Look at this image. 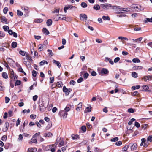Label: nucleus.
<instances>
[{
    "label": "nucleus",
    "instance_id": "obj_35",
    "mask_svg": "<svg viewBox=\"0 0 152 152\" xmlns=\"http://www.w3.org/2000/svg\"><path fill=\"white\" fill-rule=\"evenodd\" d=\"M11 45L13 48H15L17 47V43L16 42H13L12 43Z\"/></svg>",
    "mask_w": 152,
    "mask_h": 152
},
{
    "label": "nucleus",
    "instance_id": "obj_51",
    "mask_svg": "<svg viewBox=\"0 0 152 152\" xmlns=\"http://www.w3.org/2000/svg\"><path fill=\"white\" fill-rule=\"evenodd\" d=\"M142 39V37H140L138 38H137L134 40V41L135 42H140L141 41Z\"/></svg>",
    "mask_w": 152,
    "mask_h": 152
},
{
    "label": "nucleus",
    "instance_id": "obj_58",
    "mask_svg": "<svg viewBox=\"0 0 152 152\" xmlns=\"http://www.w3.org/2000/svg\"><path fill=\"white\" fill-rule=\"evenodd\" d=\"M82 130L84 132H85L86 131V127L85 126H83L81 128Z\"/></svg>",
    "mask_w": 152,
    "mask_h": 152
},
{
    "label": "nucleus",
    "instance_id": "obj_14",
    "mask_svg": "<svg viewBox=\"0 0 152 152\" xmlns=\"http://www.w3.org/2000/svg\"><path fill=\"white\" fill-rule=\"evenodd\" d=\"M142 69V67L141 66H135L133 67V69L134 70H141Z\"/></svg>",
    "mask_w": 152,
    "mask_h": 152
},
{
    "label": "nucleus",
    "instance_id": "obj_4",
    "mask_svg": "<svg viewBox=\"0 0 152 152\" xmlns=\"http://www.w3.org/2000/svg\"><path fill=\"white\" fill-rule=\"evenodd\" d=\"M108 72L109 71L107 69L103 68L99 72V74L100 75H102L104 74H107Z\"/></svg>",
    "mask_w": 152,
    "mask_h": 152
},
{
    "label": "nucleus",
    "instance_id": "obj_9",
    "mask_svg": "<svg viewBox=\"0 0 152 152\" xmlns=\"http://www.w3.org/2000/svg\"><path fill=\"white\" fill-rule=\"evenodd\" d=\"M53 62L54 64H56L58 68H60L61 66V64L60 62L54 59L53 60Z\"/></svg>",
    "mask_w": 152,
    "mask_h": 152
},
{
    "label": "nucleus",
    "instance_id": "obj_40",
    "mask_svg": "<svg viewBox=\"0 0 152 152\" xmlns=\"http://www.w3.org/2000/svg\"><path fill=\"white\" fill-rule=\"evenodd\" d=\"M59 9H55V10L52 12V13H56L57 14H58L59 13Z\"/></svg>",
    "mask_w": 152,
    "mask_h": 152
},
{
    "label": "nucleus",
    "instance_id": "obj_44",
    "mask_svg": "<svg viewBox=\"0 0 152 152\" xmlns=\"http://www.w3.org/2000/svg\"><path fill=\"white\" fill-rule=\"evenodd\" d=\"M37 72L35 71V70H33L32 72V76L35 77L36 76L37 74Z\"/></svg>",
    "mask_w": 152,
    "mask_h": 152
},
{
    "label": "nucleus",
    "instance_id": "obj_19",
    "mask_svg": "<svg viewBox=\"0 0 152 152\" xmlns=\"http://www.w3.org/2000/svg\"><path fill=\"white\" fill-rule=\"evenodd\" d=\"M14 76V73L12 70V71H10V74L9 76L10 77L11 79H12Z\"/></svg>",
    "mask_w": 152,
    "mask_h": 152
},
{
    "label": "nucleus",
    "instance_id": "obj_64",
    "mask_svg": "<svg viewBox=\"0 0 152 152\" xmlns=\"http://www.w3.org/2000/svg\"><path fill=\"white\" fill-rule=\"evenodd\" d=\"M83 81V79L82 77H80L77 80V82L80 83Z\"/></svg>",
    "mask_w": 152,
    "mask_h": 152
},
{
    "label": "nucleus",
    "instance_id": "obj_27",
    "mask_svg": "<svg viewBox=\"0 0 152 152\" xmlns=\"http://www.w3.org/2000/svg\"><path fill=\"white\" fill-rule=\"evenodd\" d=\"M144 21L145 23H147L148 22H152V18H147L145 20H144Z\"/></svg>",
    "mask_w": 152,
    "mask_h": 152
},
{
    "label": "nucleus",
    "instance_id": "obj_28",
    "mask_svg": "<svg viewBox=\"0 0 152 152\" xmlns=\"http://www.w3.org/2000/svg\"><path fill=\"white\" fill-rule=\"evenodd\" d=\"M91 111V107L90 106V107H87L86 110L85 111V113L87 112H90Z\"/></svg>",
    "mask_w": 152,
    "mask_h": 152
},
{
    "label": "nucleus",
    "instance_id": "obj_6",
    "mask_svg": "<svg viewBox=\"0 0 152 152\" xmlns=\"http://www.w3.org/2000/svg\"><path fill=\"white\" fill-rule=\"evenodd\" d=\"M129 145L131 146L130 149L132 151L136 150L137 147V145L136 143H133V144L130 143Z\"/></svg>",
    "mask_w": 152,
    "mask_h": 152
},
{
    "label": "nucleus",
    "instance_id": "obj_7",
    "mask_svg": "<svg viewBox=\"0 0 152 152\" xmlns=\"http://www.w3.org/2000/svg\"><path fill=\"white\" fill-rule=\"evenodd\" d=\"M130 9L129 8H122L121 10H119L118 11V12L119 13H123V12H122V11H125V12H129L130 11Z\"/></svg>",
    "mask_w": 152,
    "mask_h": 152
},
{
    "label": "nucleus",
    "instance_id": "obj_2",
    "mask_svg": "<svg viewBox=\"0 0 152 152\" xmlns=\"http://www.w3.org/2000/svg\"><path fill=\"white\" fill-rule=\"evenodd\" d=\"M77 7L75 6H73L72 5H68L66 6L64 8V12L66 13L67 10H71L74 11L76 10Z\"/></svg>",
    "mask_w": 152,
    "mask_h": 152
},
{
    "label": "nucleus",
    "instance_id": "obj_52",
    "mask_svg": "<svg viewBox=\"0 0 152 152\" xmlns=\"http://www.w3.org/2000/svg\"><path fill=\"white\" fill-rule=\"evenodd\" d=\"M122 144V142L121 141H118L116 142L115 143V145L117 146H120Z\"/></svg>",
    "mask_w": 152,
    "mask_h": 152
},
{
    "label": "nucleus",
    "instance_id": "obj_13",
    "mask_svg": "<svg viewBox=\"0 0 152 152\" xmlns=\"http://www.w3.org/2000/svg\"><path fill=\"white\" fill-rule=\"evenodd\" d=\"M47 25L48 26H51L52 23V20L51 19H49L46 22Z\"/></svg>",
    "mask_w": 152,
    "mask_h": 152
},
{
    "label": "nucleus",
    "instance_id": "obj_34",
    "mask_svg": "<svg viewBox=\"0 0 152 152\" xmlns=\"http://www.w3.org/2000/svg\"><path fill=\"white\" fill-rule=\"evenodd\" d=\"M129 145H126L123 148L124 152H126L129 147Z\"/></svg>",
    "mask_w": 152,
    "mask_h": 152
},
{
    "label": "nucleus",
    "instance_id": "obj_17",
    "mask_svg": "<svg viewBox=\"0 0 152 152\" xmlns=\"http://www.w3.org/2000/svg\"><path fill=\"white\" fill-rule=\"evenodd\" d=\"M23 63L26 65L27 66H30V62L27 60L24 59L23 61Z\"/></svg>",
    "mask_w": 152,
    "mask_h": 152
},
{
    "label": "nucleus",
    "instance_id": "obj_15",
    "mask_svg": "<svg viewBox=\"0 0 152 152\" xmlns=\"http://www.w3.org/2000/svg\"><path fill=\"white\" fill-rule=\"evenodd\" d=\"M59 15H62L57 14L56 15L53 17L54 20L55 21H58L59 20H60L61 17H58Z\"/></svg>",
    "mask_w": 152,
    "mask_h": 152
},
{
    "label": "nucleus",
    "instance_id": "obj_63",
    "mask_svg": "<svg viewBox=\"0 0 152 152\" xmlns=\"http://www.w3.org/2000/svg\"><path fill=\"white\" fill-rule=\"evenodd\" d=\"M70 110V108L68 107H66L64 109V111L66 112H68Z\"/></svg>",
    "mask_w": 152,
    "mask_h": 152
},
{
    "label": "nucleus",
    "instance_id": "obj_42",
    "mask_svg": "<svg viewBox=\"0 0 152 152\" xmlns=\"http://www.w3.org/2000/svg\"><path fill=\"white\" fill-rule=\"evenodd\" d=\"M7 140V136L5 135H3L1 137V140L3 141H6Z\"/></svg>",
    "mask_w": 152,
    "mask_h": 152
},
{
    "label": "nucleus",
    "instance_id": "obj_25",
    "mask_svg": "<svg viewBox=\"0 0 152 152\" xmlns=\"http://www.w3.org/2000/svg\"><path fill=\"white\" fill-rule=\"evenodd\" d=\"M93 8L94 10H98L100 9V7L99 5L96 4L94 6Z\"/></svg>",
    "mask_w": 152,
    "mask_h": 152
},
{
    "label": "nucleus",
    "instance_id": "obj_60",
    "mask_svg": "<svg viewBox=\"0 0 152 152\" xmlns=\"http://www.w3.org/2000/svg\"><path fill=\"white\" fill-rule=\"evenodd\" d=\"M10 101V98L8 97H6L5 98V103H8Z\"/></svg>",
    "mask_w": 152,
    "mask_h": 152
},
{
    "label": "nucleus",
    "instance_id": "obj_49",
    "mask_svg": "<svg viewBox=\"0 0 152 152\" xmlns=\"http://www.w3.org/2000/svg\"><path fill=\"white\" fill-rule=\"evenodd\" d=\"M148 125L146 124H144L142 126V129H145L148 126Z\"/></svg>",
    "mask_w": 152,
    "mask_h": 152
},
{
    "label": "nucleus",
    "instance_id": "obj_21",
    "mask_svg": "<svg viewBox=\"0 0 152 152\" xmlns=\"http://www.w3.org/2000/svg\"><path fill=\"white\" fill-rule=\"evenodd\" d=\"M37 151V149L35 148H28V152H34Z\"/></svg>",
    "mask_w": 152,
    "mask_h": 152
},
{
    "label": "nucleus",
    "instance_id": "obj_56",
    "mask_svg": "<svg viewBox=\"0 0 152 152\" xmlns=\"http://www.w3.org/2000/svg\"><path fill=\"white\" fill-rule=\"evenodd\" d=\"M19 53L23 56H24L26 54V52L25 51L20 50L19 52Z\"/></svg>",
    "mask_w": 152,
    "mask_h": 152
},
{
    "label": "nucleus",
    "instance_id": "obj_12",
    "mask_svg": "<svg viewBox=\"0 0 152 152\" xmlns=\"http://www.w3.org/2000/svg\"><path fill=\"white\" fill-rule=\"evenodd\" d=\"M1 22L3 23H7V19L4 16H2L1 18Z\"/></svg>",
    "mask_w": 152,
    "mask_h": 152
},
{
    "label": "nucleus",
    "instance_id": "obj_26",
    "mask_svg": "<svg viewBox=\"0 0 152 152\" xmlns=\"http://www.w3.org/2000/svg\"><path fill=\"white\" fill-rule=\"evenodd\" d=\"M31 142L34 143H37V139L36 137H33L31 139Z\"/></svg>",
    "mask_w": 152,
    "mask_h": 152
},
{
    "label": "nucleus",
    "instance_id": "obj_37",
    "mask_svg": "<svg viewBox=\"0 0 152 152\" xmlns=\"http://www.w3.org/2000/svg\"><path fill=\"white\" fill-rule=\"evenodd\" d=\"M17 13L18 16H22L23 15V13L18 10H17Z\"/></svg>",
    "mask_w": 152,
    "mask_h": 152
},
{
    "label": "nucleus",
    "instance_id": "obj_23",
    "mask_svg": "<svg viewBox=\"0 0 152 152\" xmlns=\"http://www.w3.org/2000/svg\"><path fill=\"white\" fill-rule=\"evenodd\" d=\"M142 88L143 91H148L149 88L148 86H142Z\"/></svg>",
    "mask_w": 152,
    "mask_h": 152
},
{
    "label": "nucleus",
    "instance_id": "obj_50",
    "mask_svg": "<svg viewBox=\"0 0 152 152\" xmlns=\"http://www.w3.org/2000/svg\"><path fill=\"white\" fill-rule=\"evenodd\" d=\"M135 119L134 118H132L129 122L128 124L129 125H131L132 124V122L134 121Z\"/></svg>",
    "mask_w": 152,
    "mask_h": 152
},
{
    "label": "nucleus",
    "instance_id": "obj_22",
    "mask_svg": "<svg viewBox=\"0 0 152 152\" xmlns=\"http://www.w3.org/2000/svg\"><path fill=\"white\" fill-rule=\"evenodd\" d=\"M2 76L5 79H6L8 78L7 74L6 72H4L2 73Z\"/></svg>",
    "mask_w": 152,
    "mask_h": 152
},
{
    "label": "nucleus",
    "instance_id": "obj_53",
    "mask_svg": "<svg viewBox=\"0 0 152 152\" xmlns=\"http://www.w3.org/2000/svg\"><path fill=\"white\" fill-rule=\"evenodd\" d=\"M47 51L49 53V54L50 56L51 57L53 56V53L51 50L48 49Z\"/></svg>",
    "mask_w": 152,
    "mask_h": 152
},
{
    "label": "nucleus",
    "instance_id": "obj_43",
    "mask_svg": "<svg viewBox=\"0 0 152 152\" xmlns=\"http://www.w3.org/2000/svg\"><path fill=\"white\" fill-rule=\"evenodd\" d=\"M21 84V81L20 80H17L15 84V86H19Z\"/></svg>",
    "mask_w": 152,
    "mask_h": 152
},
{
    "label": "nucleus",
    "instance_id": "obj_18",
    "mask_svg": "<svg viewBox=\"0 0 152 152\" xmlns=\"http://www.w3.org/2000/svg\"><path fill=\"white\" fill-rule=\"evenodd\" d=\"M102 19L104 20H108L109 21L110 20V18L109 16H103L102 17Z\"/></svg>",
    "mask_w": 152,
    "mask_h": 152
},
{
    "label": "nucleus",
    "instance_id": "obj_57",
    "mask_svg": "<svg viewBox=\"0 0 152 152\" xmlns=\"http://www.w3.org/2000/svg\"><path fill=\"white\" fill-rule=\"evenodd\" d=\"M89 75V74L87 73H85L83 75V77L85 79H87Z\"/></svg>",
    "mask_w": 152,
    "mask_h": 152
},
{
    "label": "nucleus",
    "instance_id": "obj_10",
    "mask_svg": "<svg viewBox=\"0 0 152 152\" xmlns=\"http://www.w3.org/2000/svg\"><path fill=\"white\" fill-rule=\"evenodd\" d=\"M45 46V45L40 44L38 45V50L40 51H42L43 50L44 47Z\"/></svg>",
    "mask_w": 152,
    "mask_h": 152
},
{
    "label": "nucleus",
    "instance_id": "obj_33",
    "mask_svg": "<svg viewBox=\"0 0 152 152\" xmlns=\"http://www.w3.org/2000/svg\"><path fill=\"white\" fill-rule=\"evenodd\" d=\"M81 6L82 7L85 8L87 6V5L86 3L83 2L81 4Z\"/></svg>",
    "mask_w": 152,
    "mask_h": 152
},
{
    "label": "nucleus",
    "instance_id": "obj_5",
    "mask_svg": "<svg viewBox=\"0 0 152 152\" xmlns=\"http://www.w3.org/2000/svg\"><path fill=\"white\" fill-rule=\"evenodd\" d=\"M59 114L61 117H62L63 118H66L68 114L64 110H62L59 112Z\"/></svg>",
    "mask_w": 152,
    "mask_h": 152
},
{
    "label": "nucleus",
    "instance_id": "obj_3",
    "mask_svg": "<svg viewBox=\"0 0 152 152\" xmlns=\"http://www.w3.org/2000/svg\"><path fill=\"white\" fill-rule=\"evenodd\" d=\"M48 104H47L45 102H42L39 104L40 110L42 112L45 111L46 108L48 107Z\"/></svg>",
    "mask_w": 152,
    "mask_h": 152
},
{
    "label": "nucleus",
    "instance_id": "obj_54",
    "mask_svg": "<svg viewBox=\"0 0 152 152\" xmlns=\"http://www.w3.org/2000/svg\"><path fill=\"white\" fill-rule=\"evenodd\" d=\"M120 60V58L119 57L116 58L114 60V62L115 63H117Z\"/></svg>",
    "mask_w": 152,
    "mask_h": 152
},
{
    "label": "nucleus",
    "instance_id": "obj_55",
    "mask_svg": "<svg viewBox=\"0 0 152 152\" xmlns=\"http://www.w3.org/2000/svg\"><path fill=\"white\" fill-rule=\"evenodd\" d=\"M128 111L129 113H133L134 112V110L133 109L130 108L128 110Z\"/></svg>",
    "mask_w": 152,
    "mask_h": 152
},
{
    "label": "nucleus",
    "instance_id": "obj_59",
    "mask_svg": "<svg viewBox=\"0 0 152 152\" xmlns=\"http://www.w3.org/2000/svg\"><path fill=\"white\" fill-rule=\"evenodd\" d=\"M8 9L7 7H5L3 10V12L6 14L7 13Z\"/></svg>",
    "mask_w": 152,
    "mask_h": 152
},
{
    "label": "nucleus",
    "instance_id": "obj_11",
    "mask_svg": "<svg viewBox=\"0 0 152 152\" xmlns=\"http://www.w3.org/2000/svg\"><path fill=\"white\" fill-rule=\"evenodd\" d=\"M105 59L106 62H109L112 65H113L114 64L113 62L112 61V60L110 58L106 57L105 58Z\"/></svg>",
    "mask_w": 152,
    "mask_h": 152
},
{
    "label": "nucleus",
    "instance_id": "obj_31",
    "mask_svg": "<svg viewBox=\"0 0 152 152\" xmlns=\"http://www.w3.org/2000/svg\"><path fill=\"white\" fill-rule=\"evenodd\" d=\"M3 28L5 31H7L9 30V28L8 26H3Z\"/></svg>",
    "mask_w": 152,
    "mask_h": 152
},
{
    "label": "nucleus",
    "instance_id": "obj_45",
    "mask_svg": "<svg viewBox=\"0 0 152 152\" xmlns=\"http://www.w3.org/2000/svg\"><path fill=\"white\" fill-rule=\"evenodd\" d=\"M118 137H115L113 138H112L111 139V142H115L118 140Z\"/></svg>",
    "mask_w": 152,
    "mask_h": 152
},
{
    "label": "nucleus",
    "instance_id": "obj_61",
    "mask_svg": "<svg viewBox=\"0 0 152 152\" xmlns=\"http://www.w3.org/2000/svg\"><path fill=\"white\" fill-rule=\"evenodd\" d=\"M91 75L92 76H95L96 75V73L95 71H94L91 72Z\"/></svg>",
    "mask_w": 152,
    "mask_h": 152
},
{
    "label": "nucleus",
    "instance_id": "obj_8",
    "mask_svg": "<svg viewBox=\"0 0 152 152\" xmlns=\"http://www.w3.org/2000/svg\"><path fill=\"white\" fill-rule=\"evenodd\" d=\"M80 18L81 20L84 19L86 20L87 18V16L85 14H81L80 15Z\"/></svg>",
    "mask_w": 152,
    "mask_h": 152
},
{
    "label": "nucleus",
    "instance_id": "obj_20",
    "mask_svg": "<svg viewBox=\"0 0 152 152\" xmlns=\"http://www.w3.org/2000/svg\"><path fill=\"white\" fill-rule=\"evenodd\" d=\"M63 84L61 82H57L56 84V86L58 88L61 87Z\"/></svg>",
    "mask_w": 152,
    "mask_h": 152
},
{
    "label": "nucleus",
    "instance_id": "obj_62",
    "mask_svg": "<svg viewBox=\"0 0 152 152\" xmlns=\"http://www.w3.org/2000/svg\"><path fill=\"white\" fill-rule=\"evenodd\" d=\"M143 79L145 81L149 80L148 76L144 77Z\"/></svg>",
    "mask_w": 152,
    "mask_h": 152
},
{
    "label": "nucleus",
    "instance_id": "obj_38",
    "mask_svg": "<svg viewBox=\"0 0 152 152\" xmlns=\"http://www.w3.org/2000/svg\"><path fill=\"white\" fill-rule=\"evenodd\" d=\"M43 20L41 19H36L34 20V22L35 23H41L43 21Z\"/></svg>",
    "mask_w": 152,
    "mask_h": 152
},
{
    "label": "nucleus",
    "instance_id": "obj_48",
    "mask_svg": "<svg viewBox=\"0 0 152 152\" xmlns=\"http://www.w3.org/2000/svg\"><path fill=\"white\" fill-rule=\"evenodd\" d=\"M9 126V123L8 122H5V124L4 125V127L7 128V129H8Z\"/></svg>",
    "mask_w": 152,
    "mask_h": 152
},
{
    "label": "nucleus",
    "instance_id": "obj_24",
    "mask_svg": "<svg viewBox=\"0 0 152 152\" xmlns=\"http://www.w3.org/2000/svg\"><path fill=\"white\" fill-rule=\"evenodd\" d=\"M52 134L51 132L45 133L44 134V136L45 137H48L52 136Z\"/></svg>",
    "mask_w": 152,
    "mask_h": 152
},
{
    "label": "nucleus",
    "instance_id": "obj_1",
    "mask_svg": "<svg viewBox=\"0 0 152 152\" xmlns=\"http://www.w3.org/2000/svg\"><path fill=\"white\" fill-rule=\"evenodd\" d=\"M101 7L105 10H114L121 9V7L117 6H112L109 4H103L101 5Z\"/></svg>",
    "mask_w": 152,
    "mask_h": 152
},
{
    "label": "nucleus",
    "instance_id": "obj_46",
    "mask_svg": "<svg viewBox=\"0 0 152 152\" xmlns=\"http://www.w3.org/2000/svg\"><path fill=\"white\" fill-rule=\"evenodd\" d=\"M147 141L148 142H151L152 141V135L149 136L148 137L147 139Z\"/></svg>",
    "mask_w": 152,
    "mask_h": 152
},
{
    "label": "nucleus",
    "instance_id": "obj_32",
    "mask_svg": "<svg viewBox=\"0 0 152 152\" xmlns=\"http://www.w3.org/2000/svg\"><path fill=\"white\" fill-rule=\"evenodd\" d=\"M140 86H132V89L133 90H134L136 89H139L140 88Z\"/></svg>",
    "mask_w": 152,
    "mask_h": 152
},
{
    "label": "nucleus",
    "instance_id": "obj_41",
    "mask_svg": "<svg viewBox=\"0 0 152 152\" xmlns=\"http://www.w3.org/2000/svg\"><path fill=\"white\" fill-rule=\"evenodd\" d=\"M63 91L66 93H67L68 92V88H66L65 86H64L63 88Z\"/></svg>",
    "mask_w": 152,
    "mask_h": 152
},
{
    "label": "nucleus",
    "instance_id": "obj_36",
    "mask_svg": "<svg viewBox=\"0 0 152 152\" xmlns=\"http://www.w3.org/2000/svg\"><path fill=\"white\" fill-rule=\"evenodd\" d=\"M45 64H48L47 62L45 60L42 61L39 63L40 65L41 66L44 65Z\"/></svg>",
    "mask_w": 152,
    "mask_h": 152
},
{
    "label": "nucleus",
    "instance_id": "obj_47",
    "mask_svg": "<svg viewBox=\"0 0 152 152\" xmlns=\"http://www.w3.org/2000/svg\"><path fill=\"white\" fill-rule=\"evenodd\" d=\"M23 139V137L22 136V135L21 134L19 135V137L18 139V140L19 141H22V140Z\"/></svg>",
    "mask_w": 152,
    "mask_h": 152
},
{
    "label": "nucleus",
    "instance_id": "obj_30",
    "mask_svg": "<svg viewBox=\"0 0 152 152\" xmlns=\"http://www.w3.org/2000/svg\"><path fill=\"white\" fill-rule=\"evenodd\" d=\"M132 76L134 78H136L137 77V73L135 72H132Z\"/></svg>",
    "mask_w": 152,
    "mask_h": 152
},
{
    "label": "nucleus",
    "instance_id": "obj_39",
    "mask_svg": "<svg viewBox=\"0 0 152 152\" xmlns=\"http://www.w3.org/2000/svg\"><path fill=\"white\" fill-rule=\"evenodd\" d=\"M131 7L133 9H138V7L137 4H133L131 5Z\"/></svg>",
    "mask_w": 152,
    "mask_h": 152
},
{
    "label": "nucleus",
    "instance_id": "obj_16",
    "mask_svg": "<svg viewBox=\"0 0 152 152\" xmlns=\"http://www.w3.org/2000/svg\"><path fill=\"white\" fill-rule=\"evenodd\" d=\"M42 31L45 34L48 35L49 34V31L46 28H43Z\"/></svg>",
    "mask_w": 152,
    "mask_h": 152
},
{
    "label": "nucleus",
    "instance_id": "obj_29",
    "mask_svg": "<svg viewBox=\"0 0 152 152\" xmlns=\"http://www.w3.org/2000/svg\"><path fill=\"white\" fill-rule=\"evenodd\" d=\"M132 61L134 63H138L140 62V60L139 59L137 58L133 59Z\"/></svg>",
    "mask_w": 152,
    "mask_h": 152
}]
</instances>
